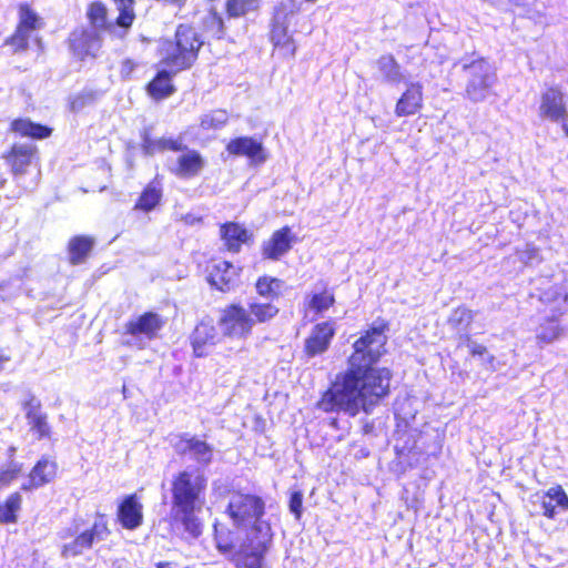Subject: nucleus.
I'll list each match as a JSON object with an SVG mask.
<instances>
[{
	"instance_id": "nucleus-24",
	"label": "nucleus",
	"mask_w": 568,
	"mask_h": 568,
	"mask_svg": "<svg viewBox=\"0 0 568 568\" xmlns=\"http://www.w3.org/2000/svg\"><path fill=\"white\" fill-rule=\"evenodd\" d=\"M378 78L382 82L398 85L399 83H406L405 72L402 70L400 64L396 61L394 55L384 54L381 55L377 61Z\"/></svg>"
},
{
	"instance_id": "nucleus-42",
	"label": "nucleus",
	"mask_w": 568,
	"mask_h": 568,
	"mask_svg": "<svg viewBox=\"0 0 568 568\" xmlns=\"http://www.w3.org/2000/svg\"><path fill=\"white\" fill-rule=\"evenodd\" d=\"M260 0H227L226 11L232 18H237L258 8Z\"/></svg>"
},
{
	"instance_id": "nucleus-50",
	"label": "nucleus",
	"mask_w": 568,
	"mask_h": 568,
	"mask_svg": "<svg viewBox=\"0 0 568 568\" xmlns=\"http://www.w3.org/2000/svg\"><path fill=\"white\" fill-rule=\"evenodd\" d=\"M31 426V430L38 434L39 439L49 438L51 435V427L48 423L47 414L40 415L39 417L28 423Z\"/></svg>"
},
{
	"instance_id": "nucleus-30",
	"label": "nucleus",
	"mask_w": 568,
	"mask_h": 568,
	"mask_svg": "<svg viewBox=\"0 0 568 568\" xmlns=\"http://www.w3.org/2000/svg\"><path fill=\"white\" fill-rule=\"evenodd\" d=\"M562 314L551 313L546 316L536 329V337L539 342L549 344L557 339L564 332L560 324V316Z\"/></svg>"
},
{
	"instance_id": "nucleus-40",
	"label": "nucleus",
	"mask_w": 568,
	"mask_h": 568,
	"mask_svg": "<svg viewBox=\"0 0 568 568\" xmlns=\"http://www.w3.org/2000/svg\"><path fill=\"white\" fill-rule=\"evenodd\" d=\"M229 121V114L225 110H213L201 116V128L203 130H219L222 129Z\"/></svg>"
},
{
	"instance_id": "nucleus-10",
	"label": "nucleus",
	"mask_w": 568,
	"mask_h": 568,
	"mask_svg": "<svg viewBox=\"0 0 568 568\" xmlns=\"http://www.w3.org/2000/svg\"><path fill=\"white\" fill-rule=\"evenodd\" d=\"M531 284L530 298H537L542 304L549 305L551 313L564 314L562 306L568 300V294L561 285L552 283L547 276H540Z\"/></svg>"
},
{
	"instance_id": "nucleus-23",
	"label": "nucleus",
	"mask_w": 568,
	"mask_h": 568,
	"mask_svg": "<svg viewBox=\"0 0 568 568\" xmlns=\"http://www.w3.org/2000/svg\"><path fill=\"white\" fill-rule=\"evenodd\" d=\"M540 507L545 517L554 519L559 513L568 510V495L560 485L550 487L541 496Z\"/></svg>"
},
{
	"instance_id": "nucleus-59",
	"label": "nucleus",
	"mask_w": 568,
	"mask_h": 568,
	"mask_svg": "<svg viewBox=\"0 0 568 568\" xmlns=\"http://www.w3.org/2000/svg\"><path fill=\"white\" fill-rule=\"evenodd\" d=\"M329 426H332L334 428H338V420H337V418H331Z\"/></svg>"
},
{
	"instance_id": "nucleus-20",
	"label": "nucleus",
	"mask_w": 568,
	"mask_h": 568,
	"mask_svg": "<svg viewBox=\"0 0 568 568\" xmlns=\"http://www.w3.org/2000/svg\"><path fill=\"white\" fill-rule=\"evenodd\" d=\"M237 277L235 266L230 262L223 261L213 266L207 275V281L211 286L225 293L235 288Z\"/></svg>"
},
{
	"instance_id": "nucleus-6",
	"label": "nucleus",
	"mask_w": 568,
	"mask_h": 568,
	"mask_svg": "<svg viewBox=\"0 0 568 568\" xmlns=\"http://www.w3.org/2000/svg\"><path fill=\"white\" fill-rule=\"evenodd\" d=\"M204 41L197 31L189 24H180L175 31V42L163 45V63L175 71L189 69L197 59L199 51Z\"/></svg>"
},
{
	"instance_id": "nucleus-15",
	"label": "nucleus",
	"mask_w": 568,
	"mask_h": 568,
	"mask_svg": "<svg viewBox=\"0 0 568 568\" xmlns=\"http://www.w3.org/2000/svg\"><path fill=\"white\" fill-rule=\"evenodd\" d=\"M335 323L332 321L316 324L305 339L304 352L308 357L325 353L335 335Z\"/></svg>"
},
{
	"instance_id": "nucleus-44",
	"label": "nucleus",
	"mask_w": 568,
	"mask_h": 568,
	"mask_svg": "<svg viewBox=\"0 0 568 568\" xmlns=\"http://www.w3.org/2000/svg\"><path fill=\"white\" fill-rule=\"evenodd\" d=\"M306 2L305 0H287L286 2H282L276 8V19H280L283 17V19L286 21L291 17L297 14L303 10V3Z\"/></svg>"
},
{
	"instance_id": "nucleus-19",
	"label": "nucleus",
	"mask_w": 568,
	"mask_h": 568,
	"mask_svg": "<svg viewBox=\"0 0 568 568\" xmlns=\"http://www.w3.org/2000/svg\"><path fill=\"white\" fill-rule=\"evenodd\" d=\"M404 93L395 106L398 118L414 115L423 108V84L420 82H407Z\"/></svg>"
},
{
	"instance_id": "nucleus-48",
	"label": "nucleus",
	"mask_w": 568,
	"mask_h": 568,
	"mask_svg": "<svg viewBox=\"0 0 568 568\" xmlns=\"http://www.w3.org/2000/svg\"><path fill=\"white\" fill-rule=\"evenodd\" d=\"M22 408L26 413L28 423L40 415L45 414L41 412V402L33 394L28 395V399L22 403Z\"/></svg>"
},
{
	"instance_id": "nucleus-62",
	"label": "nucleus",
	"mask_w": 568,
	"mask_h": 568,
	"mask_svg": "<svg viewBox=\"0 0 568 568\" xmlns=\"http://www.w3.org/2000/svg\"><path fill=\"white\" fill-rule=\"evenodd\" d=\"M305 1H306V2H312V3H314V2H316L317 0H305Z\"/></svg>"
},
{
	"instance_id": "nucleus-51",
	"label": "nucleus",
	"mask_w": 568,
	"mask_h": 568,
	"mask_svg": "<svg viewBox=\"0 0 568 568\" xmlns=\"http://www.w3.org/2000/svg\"><path fill=\"white\" fill-rule=\"evenodd\" d=\"M290 513L296 520H300L303 515V493L301 490H294L290 495L288 500Z\"/></svg>"
},
{
	"instance_id": "nucleus-54",
	"label": "nucleus",
	"mask_w": 568,
	"mask_h": 568,
	"mask_svg": "<svg viewBox=\"0 0 568 568\" xmlns=\"http://www.w3.org/2000/svg\"><path fill=\"white\" fill-rule=\"evenodd\" d=\"M134 67H135V64L133 61H131L129 59L124 60L122 63V67H121V74L123 77H129L132 73Z\"/></svg>"
},
{
	"instance_id": "nucleus-45",
	"label": "nucleus",
	"mask_w": 568,
	"mask_h": 568,
	"mask_svg": "<svg viewBox=\"0 0 568 568\" xmlns=\"http://www.w3.org/2000/svg\"><path fill=\"white\" fill-rule=\"evenodd\" d=\"M215 542L217 550L223 555L232 554L233 560L235 561V554L239 548L235 550V546L231 539V534L227 531H219L215 527Z\"/></svg>"
},
{
	"instance_id": "nucleus-12",
	"label": "nucleus",
	"mask_w": 568,
	"mask_h": 568,
	"mask_svg": "<svg viewBox=\"0 0 568 568\" xmlns=\"http://www.w3.org/2000/svg\"><path fill=\"white\" fill-rule=\"evenodd\" d=\"M296 242V235L288 225L276 230L267 241L261 245V254L264 260L280 261L286 255Z\"/></svg>"
},
{
	"instance_id": "nucleus-58",
	"label": "nucleus",
	"mask_w": 568,
	"mask_h": 568,
	"mask_svg": "<svg viewBox=\"0 0 568 568\" xmlns=\"http://www.w3.org/2000/svg\"><path fill=\"white\" fill-rule=\"evenodd\" d=\"M171 562L169 561H160L155 565L156 568H171Z\"/></svg>"
},
{
	"instance_id": "nucleus-34",
	"label": "nucleus",
	"mask_w": 568,
	"mask_h": 568,
	"mask_svg": "<svg viewBox=\"0 0 568 568\" xmlns=\"http://www.w3.org/2000/svg\"><path fill=\"white\" fill-rule=\"evenodd\" d=\"M57 474V464L47 457H42L33 466L30 476L37 480L38 485L44 486L53 480Z\"/></svg>"
},
{
	"instance_id": "nucleus-3",
	"label": "nucleus",
	"mask_w": 568,
	"mask_h": 568,
	"mask_svg": "<svg viewBox=\"0 0 568 568\" xmlns=\"http://www.w3.org/2000/svg\"><path fill=\"white\" fill-rule=\"evenodd\" d=\"M207 476L203 470L184 468L171 481V516L192 539L202 535L197 517L205 503Z\"/></svg>"
},
{
	"instance_id": "nucleus-14",
	"label": "nucleus",
	"mask_w": 568,
	"mask_h": 568,
	"mask_svg": "<svg viewBox=\"0 0 568 568\" xmlns=\"http://www.w3.org/2000/svg\"><path fill=\"white\" fill-rule=\"evenodd\" d=\"M38 149L32 142L13 143L10 151L4 155L7 163L11 168L12 174L18 178L28 172V168L37 158Z\"/></svg>"
},
{
	"instance_id": "nucleus-28",
	"label": "nucleus",
	"mask_w": 568,
	"mask_h": 568,
	"mask_svg": "<svg viewBox=\"0 0 568 568\" xmlns=\"http://www.w3.org/2000/svg\"><path fill=\"white\" fill-rule=\"evenodd\" d=\"M10 130L20 136L33 140H43L52 134V128L31 121L28 118H19L11 122Z\"/></svg>"
},
{
	"instance_id": "nucleus-22",
	"label": "nucleus",
	"mask_w": 568,
	"mask_h": 568,
	"mask_svg": "<svg viewBox=\"0 0 568 568\" xmlns=\"http://www.w3.org/2000/svg\"><path fill=\"white\" fill-rule=\"evenodd\" d=\"M219 341V333L211 322L202 321L197 324L191 335L193 353L196 357L207 355L206 346L215 345Z\"/></svg>"
},
{
	"instance_id": "nucleus-21",
	"label": "nucleus",
	"mask_w": 568,
	"mask_h": 568,
	"mask_svg": "<svg viewBox=\"0 0 568 568\" xmlns=\"http://www.w3.org/2000/svg\"><path fill=\"white\" fill-rule=\"evenodd\" d=\"M182 154L176 159L174 168H171V172L175 175L184 179L196 176L205 166V161L199 151L186 149L181 151Z\"/></svg>"
},
{
	"instance_id": "nucleus-35",
	"label": "nucleus",
	"mask_w": 568,
	"mask_h": 568,
	"mask_svg": "<svg viewBox=\"0 0 568 568\" xmlns=\"http://www.w3.org/2000/svg\"><path fill=\"white\" fill-rule=\"evenodd\" d=\"M282 286V280L266 275L258 277L255 284L257 294L268 302L280 296Z\"/></svg>"
},
{
	"instance_id": "nucleus-36",
	"label": "nucleus",
	"mask_w": 568,
	"mask_h": 568,
	"mask_svg": "<svg viewBox=\"0 0 568 568\" xmlns=\"http://www.w3.org/2000/svg\"><path fill=\"white\" fill-rule=\"evenodd\" d=\"M21 503L22 497L19 493L11 494L6 501L0 505V524H16Z\"/></svg>"
},
{
	"instance_id": "nucleus-33",
	"label": "nucleus",
	"mask_w": 568,
	"mask_h": 568,
	"mask_svg": "<svg viewBox=\"0 0 568 568\" xmlns=\"http://www.w3.org/2000/svg\"><path fill=\"white\" fill-rule=\"evenodd\" d=\"M473 321L474 313L466 307H457L448 318L449 325L460 334L464 342L466 341V334H469L468 328Z\"/></svg>"
},
{
	"instance_id": "nucleus-32",
	"label": "nucleus",
	"mask_w": 568,
	"mask_h": 568,
	"mask_svg": "<svg viewBox=\"0 0 568 568\" xmlns=\"http://www.w3.org/2000/svg\"><path fill=\"white\" fill-rule=\"evenodd\" d=\"M87 17L90 21L89 28H94L100 33L102 30L112 32L115 27L108 22V9L101 1L92 2L87 11Z\"/></svg>"
},
{
	"instance_id": "nucleus-11",
	"label": "nucleus",
	"mask_w": 568,
	"mask_h": 568,
	"mask_svg": "<svg viewBox=\"0 0 568 568\" xmlns=\"http://www.w3.org/2000/svg\"><path fill=\"white\" fill-rule=\"evenodd\" d=\"M40 28V18L29 4L19 6V23L16 32L7 40V43L14 47L16 51H24L29 47L30 34Z\"/></svg>"
},
{
	"instance_id": "nucleus-38",
	"label": "nucleus",
	"mask_w": 568,
	"mask_h": 568,
	"mask_svg": "<svg viewBox=\"0 0 568 568\" xmlns=\"http://www.w3.org/2000/svg\"><path fill=\"white\" fill-rule=\"evenodd\" d=\"M248 314L255 320L256 323H265L278 313V307L272 304V302L260 303L252 301L248 303Z\"/></svg>"
},
{
	"instance_id": "nucleus-2",
	"label": "nucleus",
	"mask_w": 568,
	"mask_h": 568,
	"mask_svg": "<svg viewBox=\"0 0 568 568\" xmlns=\"http://www.w3.org/2000/svg\"><path fill=\"white\" fill-rule=\"evenodd\" d=\"M226 514L236 527L250 526L235 554L236 568H263L273 538L270 523L262 519L265 514L263 498L254 494L233 493Z\"/></svg>"
},
{
	"instance_id": "nucleus-27",
	"label": "nucleus",
	"mask_w": 568,
	"mask_h": 568,
	"mask_svg": "<svg viewBox=\"0 0 568 568\" xmlns=\"http://www.w3.org/2000/svg\"><path fill=\"white\" fill-rule=\"evenodd\" d=\"M162 197V183L158 178H154L141 192L140 196L135 201L133 210L150 213L161 203Z\"/></svg>"
},
{
	"instance_id": "nucleus-61",
	"label": "nucleus",
	"mask_w": 568,
	"mask_h": 568,
	"mask_svg": "<svg viewBox=\"0 0 568 568\" xmlns=\"http://www.w3.org/2000/svg\"><path fill=\"white\" fill-rule=\"evenodd\" d=\"M369 429H371V426L368 424H366L364 426V432L367 434L369 432Z\"/></svg>"
},
{
	"instance_id": "nucleus-37",
	"label": "nucleus",
	"mask_w": 568,
	"mask_h": 568,
	"mask_svg": "<svg viewBox=\"0 0 568 568\" xmlns=\"http://www.w3.org/2000/svg\"><path fill=\"white\" fill-rule=\"evenodd\" d=\"M271 41L277 48L284 49L291 55L295 53V44L287 32V26L276 22L271 30Z\"/></svg>"
},
{
	"instance_id": "nucleus-7",
	"label": "nucleus",
	"mask_w": 568,
	"mask_h": 568,
	"mask_svg": "<svg viewBox=\"0 0 568 568\" xmlns=\"http://www.w3.org/2000/svg\"><path fill=\"white\" fill-rule=\"evenodd\" d=\"M172 447L179 456L187 457L195 463V466H189V469H205L214 462L215 448L197 435L181 433L175 436Z\"/></svg>"
},
{
	"instance_id": "nucleus-47",
	"label": "nucleus",
	"mask_w": 568,
	"mask_h": 568,
	"mask_svg": "<svg viewBox=\"0 0 568 568\" xmlns=\"http://www.w3.org/2000/svg\"><path fill=\"white\" fill-rule=\"evenodd\" d=\"M22 470V465L11 460L6 468L0 469V489L10 485Z\"/></svg>"
},
{
	"instance_id": "nucleus-41",
	"label": "nucleus",
	"mask_w": 568,
	"mask_h": 568,
	"mask_svg": "<svg viewBox=\"0 0 568 568\" xmlns=\"http://www.w3.org/2000/svg\"><path fill=\"white\" fill-rule=\"evenodd\" d=\"M464 344L469 349L471 356L479 357L487 365V368L495 369L496 357L488 353L486 346L473 341L469 334H466Z\"/></svg>"
},
{
	"instance_id": "nucleus-31",
	"label": "nucleus",
	"mask_w": 568,
	"mask_h": 568,
	"mask_svg": "<svg viewBox=\"0 0 568 568\" xmlns=\"http://www.w3.org/2000/svg\"><path fill=\"white\" fill-rule=\"evenodd\" d=\"M103 95V91L85 87L80 92L69 98V108L73 113L82 111L87 106L95 104Z\"/></svg>"
},
{
	"instance_id": "nucleus-5",
	"label": "nucleus",
	"mask_w": 568,
	"mask_h": 568,
	"mask_svg": "<svg viewBox=\"0 0 568 568\" xmlns=\"http://www.w3.org/2000/svg\"><path fill=\"white\" fill-rule=\"evenodd\" d=\"M109 535L108 523L101 514L90 527H84L82 518L73 519L68 527L58 531L59 539L63 541L60 556L63 559L77 558L92 549L94 542L105 540Z\"/></svg>"
},
{
	"instance_id": "nucleus-53",
	"label": "nucleus",
	"mask_w": 568,
	"mask_h": 568,
	"mask_svg": "<svg viewBox=\"0 0 568 568\" xmlns=\"http://www.w3.org/2000/svg\"><path fill=\"white\" fill-rule=\"evenodd\" d=\"M141 139H142L141 148H142V152L145 156H152L156 152H159L158 139H152L148 130L143 131V133L141 134Z\"/></svg>"
},
{
	"instance_id": "nucleus-46",
	"label": "nucleus",
	"mask_w": 568,
	"mask_h": 568,
	"mask_svg": "<svg viewBox=\"0 0 568 568\" xmlns=\"http://www.w3.org/2000/svg\"><path fill=\"white\" fill-rule=\"evenodd\" d=\"M517 255L525 265H535L541 262L539 248L532 244H526L524 248L517 251Z\"/></svg>"
},
{
	"instance_id": "nucleus-55",
	"label": "nucleus",
	"mask_w": 568,
	"mask_h": 568,
	"mask_svg": "<svg viewBox=\"0 0 568 568\" xmlns=\"http://www.w3.org/2000/svg\"><path fill=\"white\" fill-rule=\"evenodd\" d=\"M154 1L158 3H162L164 6H171V7L181 9L182 7L185 6L187 0H154Z\"/></svg>"
},
{
	"instance_id": "nucleus-29",
	"label": "nucleus",
	"mask_w": 568,
	"mask_h": 568,
	"mask_svg": "<svg viewBox=\"0 0 568 568\" xmlns=\"http://www.w3.org/2000/svg\"><path fill=\"white\" fill-rule=\"evenodd\" d=\"M94 239L87 235H75L68 244L69 261L72 265L82 264L94 246Z\"/></svg>"
},
{
	"instance_id": "nucleus-18",
	"label": "nucleus",
	"mask_w": 568,
	"mask_h": 568,
	"mask_svg": "<svg viewBox=\"0 0 568 568\" xmlns=\"http://www.w3.org/2000/svg\"><path fill=\"white\" fill-rule=\"evenodd\" d=\"M118 520L124 529L135 530L143 523V505L136 494L125 496L118 506Z\"/></svg>"
},
{
	"instance_id": "nucleus-25",
	"label": "nucleus",
	"mask_w": 568,
	"mask_h": 568,
	"mask_svg": "<svg viewBox=\"0 0 568 568\" xmlns=\"http://www.w3.org/2000/svg\"><path fill=\"white\" fill-rule=\"evenodd\" d=\"M178 72L174 68L159 70L153 80L146 85L149 95L158 101L172 95L175 92L172 78Z\"/></svg>"
},
{
	"instance_id": "nucleus-9",
	"label": "nucleus",
	"mask_w": 568,
	"mask_h": 568,
	"mask_svg": "<svg viewBox=\"0 0 568 568\" xmlns=\"http://www.w3.org/2000/svg\"><path fill=\"white\" fill-rule=\"evenodd\" d=\"M219 326L224 336L243 338L251 334L255 320L240 304H231L222 310Z\"/></svg>"
},
{
	"instance_id": "nucleus-57",
	"label": "nucleus",
	"mask_w": 568,
	"mask_h": 568,
	"mask_svg": "<svg viewBox=\"0 0 568 568\" xmlns=\"http://www.w3.org/2000/svg\"><path fill=\"white\" fill-rule=\"evenodd\" d=\"M558 123L561 124L562 131L568 136V113Z\"/></svg>"
},
{
	"instance_id": "nucleus-43",
	"label": "nucleus",
	"mask_w": 568,
	"mask_h": 568,
	"mask_svg": "<svg viewBox=\"0 0 568 568\" xmlns=\"http://www.w3.org/2000/svg\"><path fill=\"white\" fill-rule=\"evenodd\" d=\"M203 28L215 39H222L224 36V22L216 12H209L203 18Z\"/></svg>"
},
{
	"instance_id": "nucleus-39",
	"label": "nucleus",
	"mask_w": 568,
	"mask_h": 568,
	"mask_svg": "<svg viewBox=\"0 0 568 568\" xmlns=\"http://www.w3.org/2000/svg\"><path fill=\"white\" fill-rule=\"evenodd\" d=\"M119 10V17L116 18V26L124 29L120 37L126 33V30L132 26L135 14L133 10L134 0H113Z\"/></svg>"
},
{
	"instance_id": "nucleus-56",
	"label": "nucleus",
	"mask_w": 568,
	"mask_h": 568,
	"mask_svg": "<svg viewBox=\"0 0 568 568\" xmlns=\"http://www.w3.org/2000/svg\"><path fill=\"white\" fill-rule=\"evenodd\" d=\"M39 487H42V486H41V485H38V484H37V480H36V479H33V478L29 475V479H28L26 483H23V484H22L21 489H22V490L28 491V490L37 489V488H39Z\"/></svg>"
},
{
	"instance_id": "nucleus-4",
	"label": "nucleus",
	"mask_w": 568,
	"mask_h": 568,
	"mask_svg": "<svg viewBox=\"0 0 568 568\" xmlns=\"http://www.w3.org/2000/svg\"><path fill=\"white\" fill-rule=\"evenodd\" d=\"M454 74L463 82V97L483 103L496 95L498 73L495 63L478 52L465 53L453 64Z\"/></svg>"
},
{
	"instance_id": "nucleus-52",
	"label": "nucleus",
	"mask_w": 568,
	"mask_h": 568,
	"mask_svg": "<svg viewBox=\"0 0 568 568\" xmlns=\"http://www.w3.org/2000/svg\"><path fill=\"white\" fill-rule=\"evenodd\" d=\"M158 148H159V152H164L168 150L179 152V151H183L184 149H186V144L183 143L182 138L173 139V138L162 136V138L158 139Z\"/></svg>"
},
{
	"instance_id": "nucleus-1",
	"label": "nucleus",
	"mask_w": 568,
	"mask_h": 568,
	"mask_svg": "<svg viewBox=\"0 0 568 568\" xmlns=\"http://www.w3.org/2000/svg\"><path fill=\"white\" fill-rule=\"evenodd\" d=\"M388 322L378 317L353 344L344 373L323 394L318 408L325 413H344L349 417L361 412L371 415L390 393L393 372L377 363L385 353Z\"/></svg>"
},
{
	"instance_id": "nucleus-17",
	"label": "nucleus",
	"mask_w": 568,
	"mask_h": 568,
	"mask_svg": "<svg viewBox=\"0 0 568 568\" xmlns=\"http://www.w3.org/2000/svg\"><path fill=\"white\" fill-rule=\"evenodd\" d=\"M226 151L232 155L246 156L255 165L264 163L267 159L262 142L252 136L232 139L226 145Z\"/></svg>"
},
{
	"instance_id": "nucleus-13",
	"label": "nucleus",
	"mask_w": 568,
	"mask_h": 568,
	"mask_svg": "<svg viewBox=\"0 0 568 568\" xmlns=\"http://www.w3.org/2000/svg\"><path fill=\"white\" fill-rule=\"evenodd\" d=\"M165 325V320L155 312H145L142 315L128 321L124 325V333L135 339L143 336L151 341Z\"/></svg>"
},
{
	"instance_id": "nucleus-26",
	"label": "nucleus",
	"mask_w": 568,
	"mask_h": 568,
	"mask_svg": "<svg viewBox=\"0 0 568 568\" xmlns=\"http://www.w3.org/2000/svg\"><path fill=\"white\" fill-rule=\"evenodd\" d=\"M220 232L224 245L232 253H239L242 245L252 239V234L244 226L235 222L222 224Z\"/></svg>"
},
{
	"instance_id": "nucleus-8",
	"label": "nucleus",
	"mask_w": 568,
	"mask_h": 568,
	"mask_svg": "<svg viewBox=\"0 0 568 568\" xmlns=\"http://www.w3.org/2000/svg\"><path fill=\"white\" fill-rule=\"evenodd\" d=\"M68 48L74 59H95L102 48L101 33L94 28L78 27L68 37Z\"/></svg>"
},
{
	"instance_id": "nucleus-60",
	"label": "nucleus",
	"mask_w": 568,
	"mask_h": 568,
	"mask_svg": "<svg viewBox=\"0 0 568 568\" xmlns=\"http://www.w3.org/2000/svg\"><path fill=\"white\" fill-rule=\"evenodd\" d=\"M7 361L6 357L0 356V371L2 369V364Z\"/></svg>"
},
{
	"instance_id": "nucleus-49",
	"label": "nucleus",
	"mask_w": 568,
	"mask_h": 568,
	"mask_svg": "<svg viewBox=\"0 0 568 568\" xmlns=\"http://www.w3.org/2000/svg\"><path fill=\"white\" fill-rule=\"evenodd\" d=\"M335 302L332 294L316 293L311 297L310 307L318 313L328 310Z\"/></svg>"
},
{
	"instance_id": "nucleus-16",
	"label": "nucleus",
	"mask_w": 568,
	"mask_h": 568,
	"mask_svg": "<svg viewBox=\"0 0 568 568\" xmlns=\"http://www.w3.org/2000/svg\"><path fill=\"white\" fill-rule=\"evenodd\" d=\"M568 113L564 93L559 87H549L542 92L539 115L551 122H559Z\"/></svg>"
}]
</instances>
